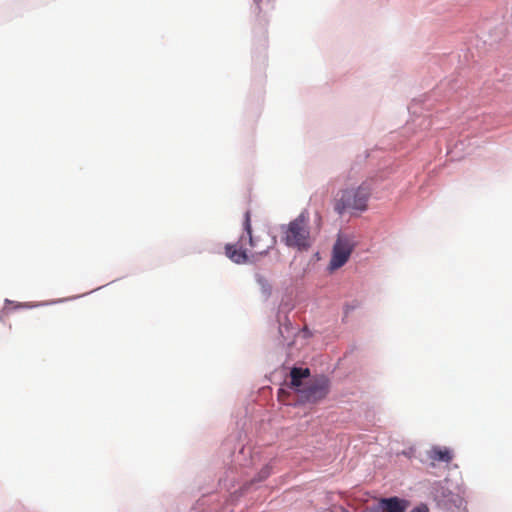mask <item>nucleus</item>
Wrapping results in <instances>:
<instances>
[{"label":"nucleus","instance_id":"obj_1","mask_svg":"<svg viewBox=\"0 0 512 512\" xmlns=\"http://www.w3.org/2000/svg\"><path fill=\"white\" fill-rule=\"evenodd\" d=\"M283 242L291 248L307 250L311 246L308 217L301 213L283 228Z\"/></svg>","mask_w":512,"mask_h":512},{"label":"nucleus","instance_id":"obj_2","mask_svg":"<svg viewBox=\"0 0 512 512\" xmlns=\"http://www.w3.org/2000/svg\"><path fill=\"white\" fill-rule=\"evenodd\" d=\"M370 193L371 189L366 184H362L357 188L346 189L342 191L341 196L336 200L334 209L339 214L350 209L364 211L367 208Z\"/></svg>","mask_w":512,"mask_h":512},{"label":"nucleus","instance_id":"obj_3","mask_svg":"<svg viewBox=\"0 0 512 512\" xmlns=\"http://www.w3.org/2000/svg\"><path fill=\"white\" fill-rule=\"evenodd\" d=\"M329 389V379L326 376H317L302 388V390H299V392L305 400L318 402L327 396Z\"/></svg>","mask_w":512,"mask_h":512},{"label":"nucleus","instance_id":"obj_4","mask_svg":"<svg viewBox=\"0 0 512 512\" xmlns=\"http://www.w3.org/2000/svg\"><path fill=\"white\" fill-rule=\"evenodd\" d=\"M353 250V243L344 236H339L333 246L332 257L329 263L331 270L342 267L349 259Z\"/></svg>","mask_w":512,"mask_h":512},{"label":"nucleus","instance_id":"obj_5","mask_svg":"<svg viewBox=\"0 0 512 512\" xmlns=\"http://www.w3.org/2000/svg\"><path fill=\"white\" fill-rule=\"evenodd\" d=\"M244 239L245 236L242 235L237 243L227 244L225 246L226 256L236 264H244L248 262L247 252L243 249Z\"/></svg>","mask_w":512,"mask_h":512},{"label":"nucleus","instance_id":"obj_6","mask_svg":"<svg viewBox=\"0 0 512 512\" xmlns=\"http://www.w3.org/2000/svg\"><path fill=\"white\" fill-rule=\"evenodd\" d=\"M243 231L246 233L248 238V243L251 248L255 249L256 254L264 255L268 252V250L271 248L274 241H271L270 245H267L266 247H261L258 243V240H256L252 236V226H251V213L250 211H246L244 214L243 222H242Z\"/></svg>","mask_w":512,"mask_h":512},{"label":"nucleus","instance_id":"obj_7","mask_svg":"<svg viewBox=\"0 0 512 512\" xmlns=\"http://www.w3.org/2000/svg\"><path fill=\"white\" fill-rule=\"evenodd\" d=\"M384 512H405L408 507V501L396 496L379 499Z\"/></svg>","mask_w":512,"mask_h":512},{"label":"nucleus","instance_id":"obj_8","mask_svg":"<svg viewBox=\"0 0 512 512\" xmlns=\"http://www.w3.org/2000/svg\"><path fill=\"white\" fill-rule=\"evenodd\" d=\"M309 376L310 370L308 368H292L290 371L291 387L295 388L299 392V390H302V380Z\"/></svg>","mask_w":512,"mask_h":512},{"label":"nucleus","instance_id":"obj_9","mask_svg":"<svg viewBox=\"0 0 512 512\" xmlns=\"http://www.w3.org/2000/svg\"><path fill=\"white\" fill-rule=\"evenodd\" d=\"M429 458L432 461L449 463L453 459V454L446 447L435 446L429 451Z\"/></svg>","mask_w":512,"mask_h":512},{"label":"nucleus","instance_id":"obj_10","mask_svg":"<svg viewBox=\"0 0 512 512\" xmlns=\"http://www.w3.org/2000/svg\"><path fill=\"white\" fill-rule=\"evenodd\" d=\"M363 512H384V510L380 501L378 500L376 503L366 506Z\"/></svg>","mask_w":512,"mask_h":512},{"label":"nucleus","instance_id":"obj_11","mask_svg":"<svg viewBox=\"0 0 512 512\" xmlns=\"http://www.w3.org/2000/svg\"><path fill=\"white\" fill-rule=\"evenodd\" d=\"M270 475V468L266 466L260 472V480L266 479Z\"/></svg>","mask_w":512,"mask_h":512},{"label":"nucleus","instance_id":"obj_12","mask_svg":"<svg viewBox=\"0 0 512 512\" xmlns=\"http://www.w3.org/2000/svg\"><path fill=\"white\" fill-rule=\"evenodd\" d=\"M410 512H429V509L426 505L421 504V505L413 508Z\"/></svg>","mask_w":512,"mask_h":512}]
</instances>
